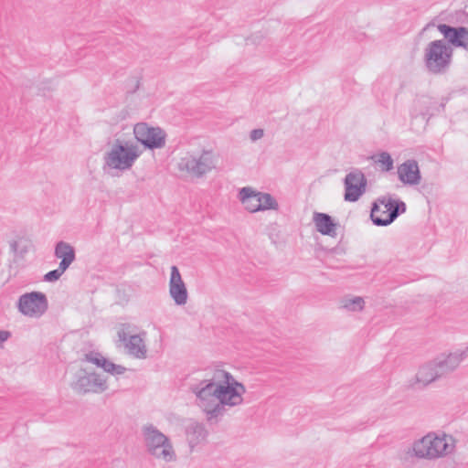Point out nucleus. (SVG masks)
<instances>
[{
    "label": "nucleus",
    "instance_id": "17",
    "mask_svg": "<svg viewBox=\"0 0 468 468\" xmlns=\"http://www.w3.org/2000/svg\"><path fill=\"white\" fill-rule=\"evenodd\" d=\"M467 352L468 349L465 351H456L449 354L448 356L442 355L437 357L434 361L439 368L441 376L442 377L454 370L467 356Z\"/></svg>",
    "mask_w": 468,
    "mask_h": 468
},
{
    "label": "nucleus",
    "instance_id": "3",
    "mask_svg": "<svg viewBox=\"0 0 468 468\" xmlns=\"http://www.w3.org/2000/svg\"><path fill=\"white\" fill-rule=\"evenodd\" d=\"M138 147L130 142L116 140L104 154L103 170L125 171L130 169L140 156Z\"/></svg>",
    "mask_w": 468,
    "mask_h": 468
},
{
    "label": "nucleus",
    "instance_id": "25",
    "mask_svg": "<svg viewBox=\"0 0 468 468\" xmlns=\"http://www.w3.org/2000/svg\"><path fill=\"white\" fill-rule=\"evenodd\" d=\"M257 195L259 205L261 204L260 211L278 209V203L271 194L257 191Z\"/></svg>",
    "mask_w": 468,
    "mask_h": 468
},
{
    "label": "nucleus",
    "instance_id": "30",
    "mask_svg": "<svg viewBox=\"0 0 468 468\" xmlns=\"http://www.w3.org/2000/svg\"><path fill=\"white\" fill-rule=\"evenodd\" d=\"M428 103V101L427 100H419L417 101V104L418 105H426Z\"/></svg>",
    "mask_w": 468,
    "mask_h": 468
},
{
    "label": "nucleus",
    "instance_id": "29",
    "mask_svg": "<svg viewBox=\"0 0 468 468\" xmlns=\"http://www.w3.org/2000/svg\"><path fill=\"white\" fill-rule=\"evenodd\" d=\"M420 114L423 116V118H430L431 114L429 112V110L427 109L425 112H420Z\"/></svg>",
    "mask_w": 468,
    "mask_h": 468
},
{
    "label": "nucleus",
    "instance_id": "10",
    "mask_svg": "<svg viewBox=\"0 0 468 468\" xmlns=\"http://www.w3.org/2000/svg\"><path fill=\"white\" fill-rule=\"evenodd\" d=\"M16 306L23 315L39 318L47 312L48 302L44 292H31L20 295Z\"/></svg>",
    "mask_w": 468,
    "mask_h": 468
},
{
    "label": "nucleus",
    "instance_id": "2",
    "mask_svg": "<svg viewBox=\"0 0 468 468\" xmlns=\"http://www.w3.org/2000/svg\"><path fill=\"white\" fill-rule=\"evenodd\" d=\"M455 440L444 432L430 431L413 441L410 452L418 459L436 461L454 452Z\"/></svg>",
    "mask_w": 468,
    "mask_h": 468
},
{
    "label": "nucleus",
    "instance_id": "8",
    "mask_svg": "<svg viewBox=\"0 0 468 468\" xmlns=\"http://www.w3.org/2000/svg\"><path fill=\"white\" fill-rule=\"evenodd\" d=\"M70 387L78 394H99L108 389L106 378L95 372H88L83 368L75 374Z\"/></svg>",
    "mask_w": 468,
    "mask_h": 468
},
{
    "label": "nucleus",
    "instance_id": "28",
    "mask_svg": "<svg viewBox=\"0 0 468 468\" xmlns=\"http://www.w3.org/2000/svg\"><path fill=\"white\" fill-rule=\"evenodd\" d=\"M10 247L16 254H19L20 256H23L27 251V248L20 249L17 241H13Z\"/></svg>",
    "mask_w": 468,
    "mask_h": 468
},
{
    "label": "nucleus",
    "instance_id": "22",
    "mask_svg": "<svg viewBox=\"0 0 468 468\" xmlns=\"http://www.w3.org/2000/svg\"><path fill=\"white\" fill-rule=\"evenodd\" d=\"M206 436L207 431L200 423L193 422L186 428V438L191 448L204 441Z\"/></svg>",
    "mask_w": 468,
    "mask_h": 468
},
{
    "label": "nucleus",
    "instance_id": "18",
    "mask_svg": "<svg viewBox=\"0 0 468 468\" xmlns=\"http://www.w3.org/2000/svg\"><path fill=\"white\" fill-rule=\"evenodd\" d=\"M441 377V373L439 372V368L435 361H432L420 367L416 374V380L417 384L420 386L426 387Z\"/></svg>",
    "mask_w": 468,
    "mask_h": 468
},
{
    "label": "nucleus",
    "instance_id": "19",
    "mask_svg": "<svg viewBox=\"0 0 468 468\" xmlns=\"http://www.w3.org/2000/svg\"><path fill=\"white\" fill-rule=\"evenodd\" d=\"M239 199L244 206L245 209L250 213L260 211L259 197L257 191L250 186H245L239 191Z\"/></svg>",
    "mask_w": 468,
    "mask_h": 468
},
{
    "label": "nucleus",
    "instance_id": "23",
    "mask_svg": "<svg viewBox=\"0 0 468 468\" xmlns=\"http://www.w3.org/2000/svg\"><path fill=\"white\" fill-rule=\"evenodd\" d=\"M365 301L360 296L344 297L340 301V307L348 312H359L364 309Z\"/></svg>",
    "mask_w": 468,
    "mask_h": 468
},
{
    "label": "nucleus",
    "instance_id": "15",
    "mask_svg": "<svg viewBox=\"0 0 468 468\" xmlns=\"http://www.w3.org/2000/svg\"><path fill=\"white\" fill-rule=\"evenodd\" d=\"M437 28L453 46L462 48L468 47V29L466 27H453L446 24H439Z\"/></svg>",
    "mask_w": 468,
    "mask_h": 468
},
{
    "label": "nucleus",
    "instance_id": "12",
    "mask_svg": "<svg viewBox=\"0 0 468 468\" xmlns=\"http://www.w3.org/2000/svg\"><path fill=\"white\" fill-rule=\"evenodd\" d=\"M367 178L364 173L356 168L348 173L344 180L345 195L344 198L348 202H356L366 192Z\"/></svg>",
    "mask_w": 468,
    "mask_h": 468
},
{
    "label": "nucleus",
    "instance_id": "16",
    "mask_svg": "<svg viewBox=\"0 0 468 468\" xmlns=\"http://www.w3.org/2000/svg\"><path fill=\"white\" fill-rule=\"evenodd\" d=\"M84 360L102 368L105 372L112 375H122L126 371L124 367L114 364L99 352L91 351L85 354Z\"/></svg>",
    "mask_w": 468,
    "mask_h": 468
},
{
    "label": "nucleus",
    "instance_id": "21",
    "mask_svg": "<svg viewBox=\"0 0 468 468\" xmlns=\"http://www.w3.org/2000/svg\"><path fill=\"white\" fill-rule=\"evenodd\" d=\"M54 254L58 259L61 260L59 262L61 269H68L76 258L74 248L65 241L57 243Z\"/></svg>",
    "mask_w": 468,
    "mask_h": 468
},
{
    "label": "nucleus",
    "instance_id": "20",
    "mask_svg": "<svg viewBox=\"0 0 468 468\" xmlns=\"http://www.w3.org/2000/svg\"><path fill=\"white\" fill-rule=\"evenodd\" d=\"M314 222L316 230L321 234L331 237H335L336 235V225L328 214L315 212L314 214Z\"/></svg>",
    "mask_w": 468,
    "mask_h": 468
},
{
    "label": "nucleus",
    "instance_id": "7",
    "mask_svg": "<svg viewBox=\"0 0 468 468\" xmlns=\"http://www.w3.org/2000/svg\"><path fill=\"white\" fill-rule=\"evenodd\" d=\"M215 156L212 151L203 150L199 154L187 153L178 162V169L200 178L215 168Z\"/></svg>",
    "mask_w": 468,
    "mask_h": 468
},
{
    "label": "nucleus",
    "instance_id": "26",
    "mask_svg": "<svg viewBox=\"0 0 468 468\" xmlns=\"http://www.w3.org/2000/svg\"><path fill=\"white\" fill-rule=\"evenodd\" d=\"M67 271V269H61L60 265H58V268L53 271H48L44 276V281L48 282H53L58 281L61 275Z\"/></svg>",
    "mask_w": 468,
    "mask_h": 468
},
{
    "label": "nucleus",
    "instance_id": "6",
    "mask_svg": "<svg viewBox=\"0 0 468 468\" xmlns=\"http://www.w3.org/2000/svg\"><path fill=\"white\" fill-rule=\"evenodd\" d=\"M452 54V49L443 40L431 41L424 53L428 70L433 74L444 73L451 64Z\"/></svg>",
    "mask_w": 468,
    "mask_h": 468
},
{
    "label": "nucleus",
    "instance_id": "14",
    "mask_svg": "<svg viewBox=\"0 0 468 468\" xmlns=\"http://www.w3.org/2000/svg\"><path fill=\"white\" fill-rule=\"evenodd\" d=\"M399 179L405 185L416 186L420 183L421 176L418 162L409 159L398 166Z\"/></svg>",
    "mask_w": 468,
    "mask_h": 468
},
{
    "label": "nucleus",
    "instance_id": "13",
    "mask_svg": "<svg viewBox=\"0 0 468 468\" xmlns=\"http://www.w3.org/2000/svg\"><path fill=\"white\" fill-rule=\"evenodd\" d=\"M169 293L176 304L184 305L187 302L188 292L179 270L176 266L171 267L169 281Z\"/></svg>",
    "mask_w": 468,
    "mask_h": 468
},
{
    "label": "nucleus",
    "instance_id": "9",
    "mask_svg": "<svg viewBox=\"0 0 468 468\" xmlns=\"http://www.w3.org/2000/svg\"><path fill=\"white\" fill-rule=\"evenodd\" d=\"M130 324H122L118 330L119 341L122 343L126 353L137 359H144L147 356V346L145 345L146 332L133 334Z\"/></svg>",
    "mask_w": 468,
    "mask_h": 468
},
{
    "label": "nucleus",
    "instance_id": "4",
    "mask_svg": "<svg viewBox=\"0 0 468 468\" xmlns=\"http://www.w3.org/2000/svg\"><path fill=\"white\" fill-rule=\"evenodd\" d=\"M142 434L147 452L166 463L176 461V454L171 441L153 424L143 427Z\"/></svg>",
    "mask_w": 468,
    "mask_h": 468
},
{
    "label": "nucleus",
    "instance_id": "27",
    "mask_svg": "<svg viewBox=\"0 0 468 468\" xmlns=\"http://www.w3.org/2000/svg\"><path fill=\"white\" fill-rule=\"evenodd\" d=\"M264 132L262 129H254L250 132V138L251 141L255 142L263 137Z\"/></svg>",
    "mask_w": 468,
    "mask_h": 468
},
{
    "label": "nucleus",
    "instance_id": "1",
    "mask_svg": "<svg viewBox=\"0 0 468 468\" xmlns=\"http://www.w3.org/2000/svg\"><path fill=\"white\" fill-rule=\"evenodd\" d=\"M197 406L206 414L208 421H217L227 408L243 403L245 386L228 371L218 369L209 379H204L191 386Z\"/></svg>",
    "mask_w": 468,
    "mask_h": 468
},
{
    "label": "nucleus",
    "instance_id": "11",
    "mask_svg": "<svg viewBox=\"0 0 468 468\" xmlns=\"http://www.w3.org/2000/svg\"><path fill=\"white\" fill-rule=\"evenodd\" d=\"M135 139L148 149H160L165 145L166 134L160 127L150 126L146 122H138L133 127Z\"/></svg>",
    "mask_w": 468,
    "mask_h": 468
},
{
    "label": "nucleus",
    "instance_id": "24",
    "mask_svg": "<svg viewBox=\"0 0 468 468\" xmlns=\"http://www.w3.org/2000/svg\"><path fill=\"white\" fill-rule=\"evenodd\" d=\"M371 159L379 164L382 171L388 172L393 169L394 161L388 152H381L378 154L372 155Z\"/></svg>",
    "mask_w": 468,
    "mask_h": 468
},
{
    "label": "nucleus",
    "instance_id": "5",
    "mask_svg": "<svg viewBox=\"0 0 468 468\" xmlns=\"http://www.w3.org/2000/svg\"><path fill=\"white\" fill-rule=\"evenodd\" d=\"M406 211V204L391 196L378 197L372 206L370 218L376 226L390 225L400 214Z\"/></svg>",
    "mask_w": 468,
    "mask_h": 468
}]
</instances>
